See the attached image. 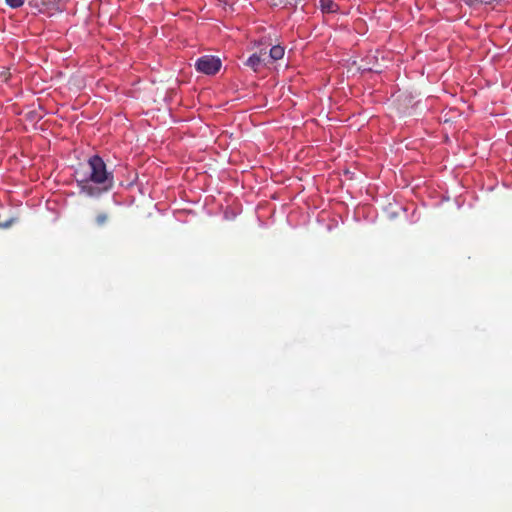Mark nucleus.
<instances>
[{"label": "nucleus", "mask_w": 512, "mask_h": 512, "mask_svg": "<svg viewBox=\"0 0 512 512\" xmlns=\"http://www.w3.org/2000/svg\"><path fill=\"white\" fill-rule=\"evenodd\" d=\"M79 192L91 198H98L109 192L114 186V175L107 170L106 163L99 155L91 156L87 161V170L75 172Z\"/></svg>", "instance_id": "nucleus-1"}, {"label": "nucleus", "mask_w": 512, "mask_h": 512, "mask_svg": "<svg viewBox=\"0 0 512 512\" xmlns=\"http://www.w3.org/2000/svg\"><path fill=\"white\" fill-rule=\"evenodd\" d=\"M220 58L212 55H205L197 59L195 63L196 69L206 75H214L221 68Z\"/></svg>", "instance_id": "nucleus-2"}, {"label": "nucleus", "mask_w": 512, "mask_h": 512, "mask_svg": "<svg viewBox=\"0 0 512 512\" xmlns=\"http://www.w3.org/2000/svg\"><path fill=\"white\" fill-rule=\"evenodd\" d=\"M60 0H27L28 6L33 10L34 14L53 15L56 11H60Z\"/></svg>", "instance_id": "nucleus-3"}, {"label": "nucleus", "mask_w": 512, "mask_h": 512, "mask_svg": "<svg viewBox=\"0 0 512 512\" xmlns=\"http://www.w3.org/2000/svg\"><path fill=\"white\" fill-rule=\"evenodd\" d=\"M246 65L250 67L254 72H258L263 66L266 65L265 59L260 55L254 53L246 61Z\"/></svg>", "instance_id": "nucleus-4"}, {"label": "nucleus", "mask_w": 512, "mask_h": 512, "mask_svg": "<svg viewBox=\"0 0 512 512\" xmlns=\"http://www.w3.org/2000/svg\"><path fill=\"white\" fill-rule=\"evenodd\" d=\"M320 7L325 13H335L338 10V5L332 0H320Z\"/></svg>", "instance_id": "nucleus-5"}, {"label": "nucleus", "mask_w": 512, "mask_h": 512, "mask_svg": "<svg viewBox=\"0 0 512 512\" xmlns=\"http://www.w3.org/2000/svg\"><path fill=\"white\" fill-rule=\"evenodd\" d=\"M284 56V48L280 45H275L270 48L269 57L276 61Z\"/></svg>", "instance_id": "nucleus-6"}, {"label": "nucleus", "mask_w": 512, "mask_h": 512, "mask_svg": "<svg viewBox=\"0 0 512 512\" xmlns=\"http://www.w3.org/2000/svg\"><path fill=\"white\" fill-rule=\"evenodd\" d=\"M300 0H273V5L282 6V7H291L294 8L297 6Z\"/></svg>", "instance_id": "nucleus-7"}, {"label": "nucleus", "mask_w": 512, "mask_h": 512, "mask_svg": "<svg viewBox=\"0 0 512 512\" xmlns=\"http://www.w3.org/2000/svg\"><path fill=\"white\" fill-rule=\"evenodd\" d=\"M6 4L11 8H19L24 4L25 0H5Z\"/></svg>", "instance_id": "nucleus-8"}, {"label": "nucleus", "mask_w": 512, "mask_h": 512, "mask_svg": "<svg viewBox=\"0 0 512 512\" xmlns=\"http://www.w3.org/2000/svg\"><path fill=\"white\" fill-rule=\"evenodd\" d=\"M108 220V216L106 213H100L96 217V223L101 226L104 225Z\"/></svg>", "instance_id": "nucleus-9"}, {"label": "nucleus", "mask_w": 512, "mask_h": 512, "mask_svg": "<svg viewBox=\"0 0 512 512\" xmlns=\"http://www.w3.org/2000/svg\"><path fill=\"white\" fill-rule=\"evenodd\" d=\"M10 224H11V221H7V222H5V223L0 224V227H2V228H8V227L10 226Z\"/></svg>", "instance_id": "nucleus-10"}]
</instances>
